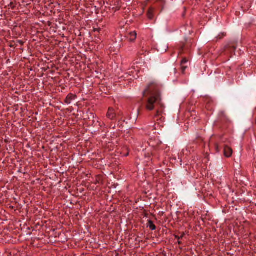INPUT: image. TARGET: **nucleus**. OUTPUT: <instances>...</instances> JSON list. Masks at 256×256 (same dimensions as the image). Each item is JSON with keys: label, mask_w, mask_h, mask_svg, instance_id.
<instances>
[{"label": "nucleus", "mask_w": 256, "mask_h": 256, "mask_svg": "<svg viewBox=\"0 0 256 256\" xmlns=\"http://www.w3.org/2000/svg\"><path fill=\"white\" fill-rule=\"evenodd\" d=\"M150 92V96L148 99L146 108L148 110L156 109L154 117L159 116L163 112L164 106L161 102L160 94L158 86L154 83L150 84L144 92V96L146 92Z\"/></svg>", "instance_id": "f257e3e1"}, {"label": "nucleus", "mask_w": 256, "mask_h": 256, "mask_svg": "<svg viewBox=\"0 0 256 256\" xmlns=\"http://www.w3.org/2000/svg\"><path fill=\"white\" fill-rule=\"evenodd\" d=\"M224 156L226 158H230L232 154V150L228 144H225L224 149Z\"/></svg>", "instance_id": "f03ea898"}, {"label": "nucleus", "mask_w": 256, "mask_h": 256, "mask_svg": "<svg viewBox=\"0 0 256 256\" xmlns=\"http://www.w3.org/2000/svg\"><path fill=\"white\" fill-rule=\"evenodd\" d=\"M106 117L110 120H112L116 117V114L114 110L112 108H110L106 114Z\"/></svg>", "instance_id": "7ed1b4c3"}, {"label": "nucleus", "mask_w": 256, "mask_h": 256, "mask_svg": "<svg viewBox=\"0 0 256 256\" xmlns=\"http://www.w3.org/2000/svg\"><path fill=\"white\" fill-rule=\"evenodd\" d=\"M77 98L76 94L72 93L69 94L66 97L64 102L68 104H70L72 101Z\"/></svg>", "instance_id": "20e7f679"}, {"label": "nucleus", "mask_w": 256, "mask_h": 256, "mask_svg": "<svg viewBox=\"0 0 256 256\" xmlns=\"http://www.w3.org/2000/svg\"><path fill=\"white\" fill-rule=\"evenodd\" d=\"M154 8H152V7L149 8V9L148 11V12H147V16L149 20H152L154 18Z\"/></svg>", "instance_id": "39448f33"}, {"label": "nucleus", "mask_w": 256, "mask_h": 256, "mask_svg": "<svg viewBox=\"0 0 256 256\" xmlns=\"http://www.w3.org/2000/svg\"><path fill=\"white\" fill-rule=\"evenodd\" d=\"M136 33L135 31L130 32L128 34V38L130 42H134L136 40Z\"/></svg>", "instance_id": "423d86ee"}, {"label": "nucleus", "mask_w": 256, "mask_h": 256, "mask_svg": "<svg viewBox=\"0 0 256 256\" xmlns=\"http://www.w3.org/2000/svg\"><path fill=\"white\" fill-rule=\"evenodd\" d=\"M51 22H49V26H50V28L49 29V34H52V33H55L56 31V27L51 26Z\"/></svg>", "instance_id": "0eeeda50"}, {"label": "nucleus", "mask_w": 256, "mask_h": 256, "mask_svg": "<svg viewBox=\"0 0 256 256\" xmlns=\"http://www.w3.org/2000/svg\"><path fill=\"white\" fill-rule=\"evenodd\" d=\"M148 226L152 230H155L156 229V226L154 224L152 220H149L148 221Z\"/></svg>", "instance_id": "6e6552de"}, {"label": "nucleus", "mask_w": 256, "mask_h": 256, "mask_svg": "<svg viewBox=\"0 0 256 256\" xmlns=\"http://www.w3.org/2000/svg\"><path fill=\"white\" fill-rule=\"evenodd\" d=\"M156 2L158 3L162 7V10L164 8V6L166 4V0H156Z\"/></svg>", "instance_id": "1a4fd4ad"}, {"label": "nucleus", "mask_w": 256, "mask_h": 256, "mask_svg": "<svg viewBox=\"0 0 256 256\" xmlns=\"http://www.w3.org/2000/svg\"><path fill=\"white\" fill-rule=\"evenodd\" d=\"M221 142L226 144H231V141L229 139L225 138L224 137H221L220 138Z\"/></svg>", "instance_id": "9d476101"}, {"label": "nucleus", "mask_w": 256, "mask_h": 256, "mask_svg": "<svg viewBox=\"0 0 256 256\" xmlns=\"http://www.w3.org/2000/svg\"><path fill=\"white\" fill-rule=\"evenodd\" d=\"M58 160V158H55L54 159H52V160H50V164H52V165H56V161Z\"/></svg>", "instance_id": "9b49d317"}, {"label": "nucleus", "mask_w": 256, "mask_h": 256, "mask_svg": "<svg viewBox=\"0 0 256 256\" xmlns=\"http://www.w3.org/2000/svg\"><path fill=\"white\" fill-rule=\"evenodd\" d=\"M184 235H185V234L184 232H182L180 236L175 235L174 237L176 239L180 240L182 239L184 236Z\"/></svg>", "instance_id": "f8f14e48"}, {"label": "nucleus", "mask_w": 256, "mask_h": 256, "mask_svg": "<svg viewBox=\"0 0 256 256\" xmlns=\"http://www.w3.org/2000/svg\"><path fill=\"white\" fill-rule=\"evenodd\" d=\"M188 62V60L186 58H183L181 62H180V64L181 65L184 64H186Z\"/></svg>", "instance_id": "ddd939ff"}, {"label": "nucleus", "mask_w": 256, "mask_h": 256, "mask_svg": "<svg viewBox=\"0 0 256 256\" xmlns=\"http://www.w3.org/2000/svg\"><path fill=\"white\" fill-rule=\"evenodd\" d=\"M187 68L186 66H182L181 68H182V74H184V72L186 70V68Z\"/></svg>", "instance_id": "4468645a"}, {"label": "nucleus", "mask_w": 256, "mask_h": 256, "mask_svg": "<svg viewBox=\"0 0 256 256\" xmlns=\"http://www.w3.org/2000/svg\"><path fill=\"white\" fill-rule=\"evenodd\" d=\"M51 67L52 68H53L54 66V64L52 62V61H50V62H49V68L50 67Z\"/></svg>", "instance_id": "2eb2a0df"}, {"label": "nucleus", "mask_w": 256, "mask_h": 256, "mask_svg": "<svg viewBox=\"0 0 256 256\" xmlns=\"http://www.w3.org/2000/svg\"><path fill=\"white\" fill-rule=\"evenodd\" d=\"M215 147H216V152H220V150H219L218 144H215Z\"/></svg>", "instance_id": "dca6fc26"}, {"label": "nucleus", "mask_w": 256, "mask_h": 256, "mask_svg": "<svg viewBox=\"0 0 256 256\" xmlns=\"http://www.w3.org/2000/svg\"><path fill=\"white\" fill-rule=\"evenodd\" d=\"M100 29H99V28H98V29H94V32H96V31H97V32H99V31H100Z\"/></svg>", "instance_id": "f3484780"}, {"label": "nucleus", "mask_w": 256, "mask_h": 256, "mask_svg": "<svg viewBox=\"0 0 256 256\" xmlns=\"http://www.w3.org/2000/svg\"><path fill=\"white\" fill-rule=\"evenodd\" d=\"M224 36H225V34H222V37H220L219 38H222Z\"/></svg>", "instance_id": "a211bd4d"}, {"label": "nucleus", "mask_w": 256, "mask_h": 256, "mask_svg": "<svg viewBox=\"0 0 256 256\" xmlns=\"http://www.w3.org/2000/svg\"><path fill=\"white\" fill-rule=\"evenodd\" d=\"M178 244H182V242H181L179 240H178Z\"/></svg>", "instance_id": "6ab92c4d"}, {"label": "nucleus", "mask_w": 256, "mask_h": 256, "mask_svg": "<svg viewBox=\"0 0 256 256\" xmlns=\"http://www.w3.org/2000/svg\"><path fill=\"white\" fill-rule=\"evenodd\" d=\"M174 73H176V68H174Z\"/></svg>", "instance_id": "aec40b11"}, {"label": "nucleus", "mask_w": 256, "mask_h": 256, "mask_svg": "<svg viewBox=\"0 0 256 256\" xmlns=\"http://www.w3.org/2000/svg\"><path fill=\"white\" fill-rule=\"evenodd\" d=\"M54 72V70H51V71L49 70V73H50V72Z\"/></svg>", "instance_id": "412c9836"}, {"label": "nucleus", "mask_w": 256, "mask_h": 256, "mask_svg": "<svg viewBox=\"0 0 256 256\" xmlns=\"http://www.w3.org/2000/svg\"><path fill=\"white\" fill-rule=\"evenodd\" d=\"M55 231V230L54 229H53L52 230V232H54Z\"/></svg>", "instance_id": "4be33fe9"}, {"label": "nucleus", "mask_w": 256, "mask_h": 256, "mask_svg": "<svg viewBox=\"0 0 256 256\" xmlns=\"http://www.w3.org/2000/svg\"><path fill=\"white\" fill-rule=\"evenodd\" d=\"M54 236L56 238L57 236L56 235H54Z\"/></svg>", "instance_id": "5701e85b"}]
</instances>
